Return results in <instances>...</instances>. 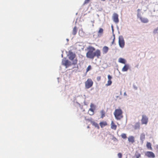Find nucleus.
<instances>
[{"label":"nucleus","mask_w":158,"mask_h":158,"mask_svg":"<svg viewBox=\"0 0 158 158\" xmlns=\"http://www.w3.org/2000/svg\"><path fill=\"white\" fill-rule=\"evenodd\" d=\"M117 29H118V27H117Z\"/></svg>","instance_id":"obj_48"},{"label":"nucleus","mask_w":158,"mask_h":158,"mask_svg":"<svg viewBox=\"0 0 158 158\" xmlns=\"http://www.w3.org/2000/svg\"><path fill=\"white\" fill-rule=\"evenodd\" d=\"M77 103L78 104L79 106L80 107V106H81L80 104V103H79L78 102H77Z\"/></svg>","instance_id":"obj_41"},{"label":"nucleus","mask_w":158,"mask_h":158,"mask_svg":"<svg viewBox=\"0 0 158 158\" xmlns=\"http://www.w3.org/2000/svg\"><path fill=\"white\" fill-rule=\"evenodd\" d=\"M140 124L139 123H136L134 126V128L135 129H138L139 128Z\"/></svg>","instance_id":"obj_21"},{"label":"nucleus","mask_w":158,"mask_h":158,"mask_svg":"<svg viewBox=\"0 0 158 158\" xmlns=\"http://www.w3.org/2000/svg\"><path fill=\"white\" fill-rule=\"evenodd\" d=\"M124 96H127V94L126 93V92H125L124 93Z\"/></svg>","instance_id":"obj_39"},{"label":"nucleus","mask_w":158,"mask_h":158,"mask_svg":"<svg viewBox=\"0 0 158 158\" xmlns=\"http://www.w3.org/2000/svg\"><path fill=\"white\" fill-rule=\"evenodd\" d=\"M109 50L108 48L106 46H104L102 48V52L103 54L106 53Z\"/></svg>","instance_id":"obj_12"},{"label":"nucleus","mask_w":158,"mask_h":158,"mask_svg":"<svg viewBox=\"0 0 158 158\" xmlns=\"http://www.w3.org/2000/svg\"><path fill=\"white\" fill-rule=\"evenodd\" d=\"M84 105H87V104L86 103L85 100H84Z\"/></svg>","instance_id":"obj_38"},{"label":"nucleus","mask_w":158,"mask_h":158,"mask_svg":"<svg viewBox=\"0 0 158 158\" xmlns=\"http://www.w3.org/2000/svg\"><path fill=\"white\" fill-rule=\"evenodd\" d=\"M95 108H90L89 109V111H91V114H89L90 115H92L94 114V110Z\"/></svg>","instance_id":"obj_26"},{"label":"nucleus","mask_w":158,"mask_h":158,"mask_svg":"<svg viewBox=\"0 0 158 158\" xmlns=\"http://www.w3.org/2000/svg\"><path fill=\"white\" fill-rule=\"evenodd\" d=\"M118 44L120 47L123 48L124 46L125 42L123 38L122 35H120L118 38Z\"/></svg>","instance_id":"obj_4"},{"label":"nucleus","mask_w":158,"mask_h":158,"mask_svg":"<svg viewBox=\"0 0 158 158\" xmlns=\"http://www.w3.org/2000/svg\"><path fill=\"white\" fill-rule=\"evenodd\" d=\"M91 123L93 125L95 126V127H97L98 129H99V126L97 123L94 121H91Z\"/></svg>","instance_id":"obj_17"},{"label":"nucleus","mask_w":158,"mask_h":158,"mask_svg":"<svg viewBox=\"0 0 158 158\" xmlns=\"http://www.w3.org/2000/svg\"><path fill=\"white\" fill-rule=\"evenodd\" d=\"M141 22L143 23H147L148 22V19L145 18L143 17H140V19Z\"/></svg>","instance_id":"obj_15"},{"label":"nucleus","mask_w":158,"mask_h":158,"mask_svg":"<svg viewBox=\"0 0 158 158\" xmlns=\"http://www.w3.org/2000/svg\"><path fill=\"white\" fill-rule=\"evenodd\" d=\"M111 30H112V32L113 34V36H114V39H115V35L114 34V29H113V25H111Z\"/></svg>","instance_id":"obj_30"},{"label":"nucleus","mask_w":158,"mask_h":158,"mask_svg":"<svg viewBox=\"0 0 158 158\" xmlns=\"http://www.w3.org/2000/svg\"><path fill=\"white\" fill-rule=\"evenodd\" d=\"M62 64L66 68H67L69 66V62L68 60L64 59L62 61Z\"/></svg>","instance_id":"obj_10"},{"label":"nucleus","mask_w":158,"mask_h":158,"mask_svg":"<svg viewBox=\"0 0 158 158\" xmlns=\"http://www.w3.org/2000/svg\"><path fill=\"white\" fill-rule=\"evenodd\" d=\"M135 88L136 89H137V87H135Z\"/></svg>","instance_id":"obj_44"},{"label":"nucleus","mask_w":158,"mask_h":158,"mask_svg":"<svg viewBox=\"0 0 158 158\" xmlns=\"http://www.w3.org/2000/svg\"><path fill=\"white\" fill-rule=\"evenodd\" d=\"M116 127L117 126L114 124L113 121H112L111 123V128L112 129L115 130Z\"/></svg>","instance_id":"obj_14"},{"label":"nucleus","mask_w":158,"mask_h":158,"mask_svg":"<svg viewBox=\"0 0 158 158\" xmlns=\"http://www.w3.org/2000/svg\"><path fill=\"white\" fill-rule=\"evenodd\" d=\"M100 113L102 115L101 116V118H102L105 116V112L103 110H102L100 111Z\"/></svg>","instance_id":"obj_24"},{"label":"nucleus","mask_w":158,"mask_h":158,"mask_svg":"<svg viewBox=\"0 0 158 158\" xmlns=\"http://www.w3.org/2000/svg\"><path fill=\"white\" fill-rule=\"evenodd\" d=\"M103 29L100 28L98 32V36H100L101 34L103 33Z\"/></svg>","instance_id":"obj_19"},{"label":"nucleus","mask_w":158,"mask_h":158,"mask_svg":"<svg viewBox=\"0 0 158 158\" xmlns=\"http://www.w3.org/2000/svg\"><path fill=\"white\" fill-rule=\"evenodd\" d=\"M118 97V96H117V98Z\"/></svg>","instance_id":"obj_50"},{"label":"nucleus","mask_w":158,"mask_h":158,"mask_svg":"<svg viewBox=\"0 0 158 158\" xmlns=\"http://www.w3.org/2000/svg\"><path fill=\"white\" fill-rule=\"evenodd\" d=\"M130 67V64H125L123 68L122 69V71L123 72L127 71Z\"/></svg>","instance_id":"obj_11"},{"label":"nucleus","mask_w":158,"mask_h":158,"mask_svg":"<svg viewBox=\"0 0 158 158\" xmlns=\"http://www.w3.org/2000/svg\"><path fill=\"white\" fill-rule=\"evenodd\" d=\"M91 68V66L90 65H89L86 69V72L90 70Z\"/></svg>","instance_id":"obj_29"},{"label":"nucleus","mask_w":158,"mask_h":158,"mask_svg":"<svg viewBox=\"0 0 158 158\" xmlns=\"http://www.w3.org/2000/svg\"><path fill=\"white\" fill-rule=\"evenodd\" d=\"M153 33L154 34H156L158 33V27L154 30Z\"/></svg>","instance_id":"obj_27"},{"label":"nucleus","mask_w":158,"mask_h":158,"mask_svg":"<svg viewBox=\"0 0 158 158\" xmlns=\"http://www.w3.org/2000/svg\"><path fill=\"white\" fill-rule=\"evenodd\" d=\"M137 17L138 18H139V19H140V17H142L141 15H140L139 13H138L137 14Z\"/></svg>","instance_id":"obj_36"},{"label":"nucleus","mask_w":158,"mask_h":158,"mask_svg":"<svg viewBox=\"0 0 158 158\" xmlns=\"http://www.w3.org/2000/svg\"><path fill=\"white\" fill-rule=\"evenodd\" d=\"M100 125L102 128L104 126H106L107 125V123L106 122H101L100 123Z\"/></svg>","instance_id":"obj_18"},{"label":"nucleus","mask_w":158,"mask_h":158,"mask_svg":"<svg viewBox=\"0 0 158 158\" xmlns=\"http://www.w3.org/2000/svg\"><path fill=\"white\" fill-rule=\"evenodd\" d=\"M92 26H94V25H93V24Z\"/></svg>","instance_id":"obj_49"},{"label":"nucleus","mask_w":158,"mask_h":158,"mask_svg":"<svg viewBox=\"0 0 158 158\" xmlns=\"http://www.w3.org/2000/svg\"><path fill=\"white\" fill-rule=\"evenodd\" d=\"M105 0H101V1H105Z\"/></svg>","instance_id":"obj_46"},{"label":"nucleus","mask_w":158,"mask_h":158,"mask_svg":"<svg viewBox=\"0 0 158 158\" xmlns=\"http://www.w3.org/2000/svg\"><path fill=\"white\" fill-rule=\"evenodd\" d=\"M100 79V77H98V80H99Z\"/></svg>","instance_id":"obj_42"},{"label":"nucleus","mask_w":158,"mask_h":158,"mask_svg":"<svg viewBox=\"0 0 158 158\" xmlns=\"http://www.w3.org/2000/svg\"><path fill=\"white\" fill-rule=\"evenodd\" d=\"M113 139L114 141H116L117 140V139L114 137L113 138Z\"/></svg>","instance_id":"obj_37"},{"label":"nucleus","mask_w":158,"mask_h":158,"mask_svg":"<svg viewBox=\"0 0 158 158\" xmlns=\"http://www.w3.org/2000/svg\"><path fill=\"white\" fill-rule=\"evenodd\" d=\"M93 82L91 79H88L85 82V87L86 88H90L93 85Z\"/></svg>","instance_id":"obj_5"},{"label":"nucleus","mask_w":158,"mask_h":158,"mask_svg":"<svg viewBox=\"0 0 158 158\" xmlns=\"http://www.w3.org/2000/svg\"><path fill=\"white\" fill-rule=\"evenodd\" d=\"M91 22L92 23H94V21H91Z\"/></svg>","instance_id":"obj_43"},{"label":"nucleus","mask_w":158,"mask_h":158,"mask_svg":"<svg viewBox=\"0 0 158 158\" xmlns=\"http://www.w3.org/2000/svg\"><path fill=\"white\" fill-rule=\"evenodd\" d=\"M90 106L91 108H95L94 105L92 103H91L90 105Z\"/></svg>","instance_id":"obj_33"},{"label":"nucleus","mask_w":158,"mask_h":158,"mask_svg":"<svg viewBox=\"0 0 158 158\" xmlns=\"http://www.w3.org/2000/svg\"><path fill=\"white\" fill-rule=\"evenodd\" d=\"M108 80H111V79L112 78V77L110 75H108Z\"/></svg>","instance_id":"obj_34"},{"label":"nucleus","mask_w":158,"mask_h":158,"mask_svg":"<svg viewBox=\"0 0 158 158\" xmlns=\"http://www.w3.org/2000/svg\"><path fill=\"white\" fill-rule=\"evenodd\" d=\"M147 146L148 148L152 149L151 145L150 143L148 142L147 143Z\"/></svg>","instance_id":"obj_23"},{"label":"nucleus","mask_w":158,"mask_h":158,"mask_svg":"<svg viewBox=\"0 0 158 158\" xmlns=\"http://www.w3.org/2000/svg\"><path fill=\"white\" fill-rule=\"evenodd\" d=\"M90 0H85L84 2V4H87Z\"/></svg>","instance_id":"obj_35"},{"label":"nucleus","mask_w":158,"mask_h":158,"mask_svg":"<svg viewBox=\"0 0 158 158\" xmlns=\"http://www.w3.org/2000/svg\"><path fill=\"white\" fill-rule=\"evenodd\" d=\"M121 136L123 139H125L127 138L126 134L125 133H123L122 134Z\"/></svg>","instance_id":"obj_28"},{"label":"nucleus","mask_w":158,"mask_h":158,"mask_svg":"<svg viewBox=\"0 0 158 158\" xmlns=\"http://www.w3.org/2000/svg\"><path fill=\"white\" fill-rule=\"evenodd\" d=\"M118 16V15L116 13H114L113 14L112 16L113 20L116 23H118L119 22Z\"/></svg>","instance_id":"obj_7"},{"label":"nucleus","mask_w":158,"mask_h":158,"mask_svg":"<svg viewBox=\"0 0 158 158\" xmlns=\"http://www.w3.org/2000/svg\"><path fill=\"white\" fill-rule=\"evenodd\" d=\"M77 60L75 53L70 51V70H73V71L77 70L78 66L77 64Z\"/></svg>","instance_id":"obj_2"},{"label":"nucleus","mask_w":158,"mask_h":158,"mask_svg":"<svg viewBox=\"0 0 158 158\" xmlns=\"http://www.w3.org/2000/svg\"><path fill=\"white\" fill-rule=\"evenodd\" d=\"M76 48L79 51L83 50L84 48V46L82 43H77L76 44Z\"/></svg>","instance_id":"obj_6"},{"label":"nucleus","mask_w":158,"mask_h":158,"mask_svg":"<svg viewBox=\"0 0 158 158\" xmlns=\"http://www.w3.org/2000/svg\"><path fill=\"white\" fill-rule=\"evenodd\" d=\"M87 49L88 51L86 54V56L88 58L93 59L95 56H96L98 58L101 55L100 51L98 49L95 52H94L95 48L93 47L89 46Z\"/></svg>","instance_id":"obj_1"},{"label":"nucleus","mask_w":158,"mask_h":158,"mask_svg":"<svg viewBox=\"0 0 158 158\" xmlns=\"http://www.w3.org/2000/svg\"><path fill=\"white\" fill-rule=\"evenodd\" d=\"M128 140L129 142L133 143L135 142L134 138L133 136H130L128 138Z\"/></svg>","instance_id":"obj_13"},{"label":"nucleus","mask_w":158,"mask_h":158,"mask_svg":"<svg viewBox=\"0 0 158 158\" xmlns=\"http://www.w3.org/2000/svg\"><path fill=\"white\" fill-rule=\"evenodd\" d=\"M136 158H139L140 157V154L139 153H137L135 155Z\"/></svg>","instance_id":"obj_31"},{"label":"nucleus","mask_w":158,"mask_h":158,"mask_svg":"<svg viewBox=\"0 0 158 158\" xmlns=\"http://www.w3.org/2000/svg\"><path fill=\"white\" fill-rule=\"evenodd\" d=\"M77 32V28L76 27H74L73 30V35H75Z\"/></svg>","instance_id":"obj_22"},{"label":"nucleus","mask_w":158,"mask_h":158,"mask_svg":"<svg viewBox=\"0 0 158 158\" xmlns=\"http://www.w3.org/2000/svg\"><path fill=\"white\" fill-rule=\"evenodd\" d=\"M140 10L139 9H138V10H137L138 13H139V11Z\"/></svg>","instance_id":"obj_40"},{"label":"nucleus","mask_w":158,"mask_h":158,"mask_svg":"<svg viewBox=\"0 0 158 158\" xmlns=\"http://www.w3.org/2000/svg\"><path fill=\"white\" fill-rule=\"evenodd\" d=\"M123 112L120 109H118L115 110L114 112V115L116 119L118 120H120L123 117L122 115Z\"/></svg>","instance_id":"obj_3"},{"label":"nucleus","mask_w":158,"mask_h":158,"mask_svg":"<svg viewBox=\"0 0 158 158\" xmlns=\"http://www.w3.org/2000/svg\"><path fill=\"white\" fill-rule=\"evenodd\" d=\"M122 94V93H121V91L120 92V94Z\"/></svg>","instance_id":"obj_45"},{"label":"nucleus","mask_w":158,"mask_h":158,"mask_svg":"<svg viewBox=\"0 0 158 158\" xmlns=\"http://www.w3.org/2000/svg\"><path fill=\"white\" fill-rule=\"evenodd\" d=\"M118 156L119 158H121L122 155L121 153H119L118 154Z\"/></svg>","instance_id":"obj_32"},{"label":"nucleus","mask_w":158,"mask_h":158,"mask_svg":"<svg viewBox=\"0 0 158 158\" xmlns=\"http://www.w3.org/2000/svg\"><path fill=\"white\" fill-rule=\"evenodd\" d=\"M148 120V118L146 115H142V118L141 120V122L143 124H146L147 123Z\"/></svg>","instance_id":"obj_8"},{"label":"nucleus","mask_w":158,"mask_h":158,"mask_svg":"<svg viewBox=\"0 0 158 158\" xmlns=\"http://www.w3.org/2000/svg\"><path fill=\"white\" fill-rule=\"evenodd\" d=\"M118 62L120 63L125 64L126 62V60L123 58H119L118 59Z\"/></svg>","instance_id":"obj_16"},{"label":"nucleus","mask_w":158,"mask_h":158,"mask_svg":"<svg viewBox=\"0 0 158 158\" xmlns=\"http://www.w3.org/2000/svg\"><path fill=\"white\" fill-rule=\"evenodd\" d=\"M67 40L68 41H69V39H67Z\"/></svg>","instance_id":"obj_47"},{"label":"nucleus","mask_w":158,"mask_h":158,"mask_svg":"<svg viewBox=\"0 0 158 158\" xmlns=\"http://www.w3.org/2000/svg\"><path fill=\"white\" fill-rule=\"evenodd\" d=\"M112 84V81L111 80H108L107 81V83L106 85V86H109L110 85Z\"/></svg>","instance_id":"obj_25"},{"label":"nucleus","mask_w":158,"mask_h":158,"mask_svg":"<svg viewBox=\"0 0 158 158\" xmlns=\"http://www.w3.org/2000/svg\"><path fill=\"white\" fill-rule=\"evenodd\" d=\"M145 155L149 158H154L155 155L154 153L151 152H145Z\"/></svg>","instance_id":"obj_9"},{"label":"nucleus","mask_w":158,"mask_h":158,"mask_svg":"<svg viewBox=\"0 0 158 158\" xmlns=\"http://www.w3.org/2000/svg\"><path fill=\"white\" fill-rule=\"evenodd\" d=\"M145 135L143 133H142L141 134L140 136V140L143 141L145 139Z\"/></svg>","instance_id":"obj_20"}]
</instances>
